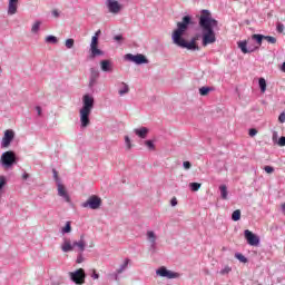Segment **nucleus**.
<instances>
[{
  "instance_id": "obj_1",
  "label": "nucleus",
  "mask_w": 285,
  "mask_h": 285,
  "mask_svg": "<svg viewBox=\"0 0 285 285\" xmlns=\"http://www.w3.org/2000/svg\"><path fill=\"white\" fill-rule=\"evenodd\" d=\"M195 20L193 16L186 14L181 18V21L176 23V29L171 33V41L174 46L177 48H183L185 50H199V46L197 41L202 39V46L206 48V46H213L217 41V35L215 30L219 28V21L213 18V13L210 10L203 9L200 10V16L198 18V28L200 29V33H196L195 37L190 39V41L184 39V35L195 26Z\"/></svg>"
},
{
  "instance_id": "obj_2",
  "label": "nucleus",
  "mask_w": 285,
  "mask_h": 285,
  "mask_svg": "<svg viewBox=\"0 0 285 285\" xmlns=\"http://www.w3.org/2000/svg\"><path fill=\"white\" fill-rule=\"evenodd\" d=\"M95 108V97L86 94L82 97V107L80 109V127L88 128L90 126V115Z\"/></svg>"
},
{
  "instance_id": "obj_3",
  "label": "nucleus",
  "mask_w": 285,
  "mask_h": 285,
  "mask_svg": "<svg viewBox=\"0 0 285 285\" xmlns=\"http://www.w3.org/2000/svg\"><path fill=\"white\" fill-rule=\"evenodd\" d=\"M19 163V157L17 156V153L12 150H8L2 153L0 158V166L2 168H12L14 165Z\"/></svg>"
},
{
  "instance_id": "obj_4",
  "label": "nucleus",
  "mask_w": 285,
  "mask_h": 285,
  "mask_svg": "<svg viewBox=\"0 0 285 285\" xmlns=\"http://www.w3.org/2000/svg\"><path fill=\"white\" fill-rule=\"evenodd\" d=\"M69 277L73 284L81 285L86 284V269L78 268L75 272L69 273Z\"/></svg>"
},
{
  "instance_id": "obj_5",
  "label": "nucleus",
  "mask_w": 285,
  "mask_h": 285,
  "mask_svg": "<svg viewBox=\"0 0 285 285\" xmlns=\"http://www.w3.org/2000/svg\"><path fill=\"white\" fill-rule=\"evenodd\" d=\"M104 50L99 49V38L92 36L90 42V59H96V57H104Z\"/></svg>"
},
{
  "instance_id": "obj_6",
  "label": "nucleus",
  "mask_w": 285,
  "mask_h": 285,
  "mask_svg": "<svg viewBox=\"0 0 285 285\" xmlns=\"http://www.w3.org/2000/svg\"><path fill=\"white\" fill-rule=\"evenodd\" d=\"M82 208H90L91 210H98L101 208V198L97 195L90 196L85 203H82Z\"/></svg>"
},
{
  "instance_id": "obj_7",
  "label": "nucleus",
  "mask_w": 285,
  "mask_h": 285,
  "mask_svg": "<svg viewBox=\"0 0 285 285\" xmlns=\"http://www.w3.org/2000/svg\"><path fill=\"white\" fill-rule=\"evenodd\" d=\"M126 61H131V63H136V66H144V63H149L148 58L141 53L132 55L127 53L125 55Z\"/></svg>"
},
{
  "instance_id": "obj_8",
  "label": "nucleus",
  "mask_w": 285,
  "mask_h": 285,
  "mask_svg": "<svg viewBox=\"0 0 285 285\" xmlns=\"http://www.w3.org/2000/svg\"><path fill=\"white\" fill-rule=\"evenodd\" d=\"M156 275L159 277H166L167 279H177L179 277V273L169 271L165 266H161L156 271Z\"/></svg>"
},
{
  "instance_id": "obj_9",
  "label": "nucleus",
  "mask_w": 285,
  "mask_h": 285,
  "mask_svg": "<svg viewBox=\"0 0 285 285\" xmlns=\"http://www.w3.org/2000/svg\"><path fill=\"white\" fill-rule=\"evenodd\" d=\"M244 235L249 246H259L261 239L259 236H257V234H254L249 229H245Z\"/></svg>"
},
{
  "instance_id": "obj_10",
  "label": "nucleus",
  "mask_w": 285,
  "mask_h": 285,
  "mask_svg": "<svg viewBox=\"0 0 285 285\" xmlns=\"http://www.w3.org/2000/svg\"><path fill=\"white\" fill-rule=\"evenodd\" d=\"M147 239L149 242V252L155 255L157 253V235H155V232L148 230Z\"/></svg>"
},
{
  "instance_id": "obj_11",
  "label": "nucleus",
  "mask_w": 285,
  "mask_h": 285,
  "mask_svg": "<svg viewBox=\"0 0 285 285\" xmlns=\"http://www.w3.org/2000/svg\"><path fill=\"white\" fill-rule=\"evenodd\" d=\"M237 46L243 55H250L252 52H257V50H259V47H248V41L246 40L238 41Z\"/></svg>"
},
{
  "instance_id": "obj_12",
  "label": "nucleus",
  "mask_w": 285,
  "mask_h": 285,
  "mask_svg": "<svg viewBox=\"0 0 285 285\" xmlns=\"http://www.w3.org/2000/svg\"><path fill=\"white\" fill-rule=\"evenodd\" d=\"M13 140H14V130L7 129L1 140V148H8Z\"/></svg>"
},
{
  "instance_id": "obj_13",
  "label": "nucleus",
  "mask_w": 285,
  "mask_h": 285,
  "mask_svg": "<svg viewBox=\"0 0 285 285\" xmlns=\"http://www.w3.org/2000/svg\"><path fill=\"white\" fill-rule=\"evenodd\" d=\"M106 6L111 14H119L121 12V4L117 0H106Z\"/></svg>"
},
{
  "instance_id": "obj_14",
  "label": "nucleus",
  "mask_w": 285,
  "mask_h": 285,
  "mask_svg": "<svg viewBox=\"0 0 285 285\" xmlns=\"http://www.w3.org/2000/svg\"><path fill=\"white\" fill-rule=\"evenodd\" d=\"M99 77H100L99 69L91 67L90 76H89V85H88L90 90H92V88H95V86H97V81H98Z\"/></svg>"
},
{
  "instance_id": "obj_15",
  "label": "nucleus",
  "mask_w": 285,
  "mask_h": 285,
  "mask_svg": "<svg viewBox=\"0 0 285 285\" xmlns=\"http://www.w3.org/2000/svg\"><path fill=\"white\" fill-rule=\"evenodd\" d=\"M58 195L59 197H62V199H65V202H67V204H70V195H68V191L66 190V187L63 186V184H58Z\"/></svg>"
},
{
  "instance_id": "obj_16",
  "label": "nucleus",
  "mask_w": 285,
  "mask_h": 285,
  "mask_svg": "<svg viewBox=\"0 0 285 285\" xmlns=\"http://www.w3.org/2000/svg\"><path fill=\"white\" fill-rule=\"evenodd\" d=\"M62 253H72L75 250V243H71L70 239L65 238L61 245Z\"/></svg>"
},
{
  "instance_id": "obj_17",
  "label": "nucleus",
  "mask_w": 285,
  "mask_h": 285,
  "mask_svg": "<svg viewBox=\"0 0 285 285\" xmlns=\"http://www.w3.org/2000/svg\"><path fill=\"white\" fill-rule=\"evenodd\" d=\"M73 248H78L79 253H83V250H86V239L83 235L80 236L79 240L73 242Z\"/></svg>"
},
{
  "instance_id": "obj_18",
  "label": "nucleus",
  "mask_w": 285,
  "mask_h": 285,
  "mask_svg": "<svg viewBox=\"0 0 285 285\" xmlns=\"http://www.w3.org/2000/svg\"><path fill=\"white\" fill-rule=\"evenodd\" d=\"M100 70H102V72H112V61L108 59L101 60Z\"/></svg>"
},
{
  "instance_id": "obj_19",
  "label": "nucleus",
  "mask_w": 285,
  "mask_h": 285,
  "mask_svg": "<svg viewBox=\"0 0 285 285\" xmlns=\"http://www.w3.org/2000/svg\"><path fill=\"white\" fill-rule=\"evenodd\" d=\"M134 132L140 139H146V137H148V132H150V129H148V127H141L134 129Z\"/></svg>"
},
{
  "instance_id": "obj_20",
  "label": "nucleus",
  "mask_w": 285,
  "mask_h": 285,
  "mask_svg": "<svg viewBox=\"0 0 285 285\" xmlns=\"http://www.w3.org/2000/svg\"><path fill=\"white\" fill-rule=\"evenodd\" d=\"M19 6V0H9V6H8V14H17V8Z\"/></svg>"
},
{
  "instance_id": "obj_21",
  "label": "nucleus",
  "mask_w": 285,
  "mask_h": 285,
  "mask_svg": "<svg viewBox=\"0 0 285 285\" xmlns=\"http://www.w3.org/2000/svg\"><path fill=\"white\" fill-rule=\"evenodd\" d=\"M264 39H265V36L262 35V33H254V35H252V40L257 43L256 48H258V49L262 46Z\"/></svg>"
},
{
  "instance_id": "obj_22",
  "label": "nucleus",
  "mask_w": 285,
  "mask_h": 285,
  "mask_svg": "<svg viewBox=\"0 0 285 285\" xmlns=\"http://www.w3.org/2000/svg\"><path fill=\"white\" fill-rule=\"evenodd\" d=\"M213 90H215V88H213V87H207V86L200 87L199 95H200V97H207V95L213 92Z\"/></svg>"
},
{
  "instance_id": "obj_23",
  "label": "nucleus",
  "mask_w": 285,
  "mask_h": 285,
  "mask_svg": "<svg viewBox=\"0 0 285 285\" xmlns=\"http://www.w3.org/2000/svg\"><path fill=\"white\" fill-rule=\"evenodd\" d=\"M219 190H220V198L224 200L228 199V187L226 185H220Z\"/></svg>"
},
{
  "instance_id": "obj_24",
  "label": "nucleus",
  "mask_w": 285,
  "mask_h": 285,
  "mask_svg": "<svg viewBox=\"0 0 285 285\" xmlns=\"http://www.w3.org/2000/svg\"><path fill=\"white\" fill-rule=\"evenodd\" d=\"M121 86H124V88L119 89L118 95L124 97V95H128L130 92V87L126 82H121Z\"/></svg>"
},
{
  "instance_id": "obj_25",
  "label": "nucleus",
  "mask_w": 285,
  "mask_h": 285,
  "mask_svg": "<svg viewBox=\"0 0 285 285\" xmlns=\"http://www.w3.org/2000/svg\"><path fill=\"white\" fill-rule=\"evenodd\" d=\"M68 233H72V225L70 222H67L66 225L61 228L62 235H67Z\"/></svg>"
},
{
  "instance_id": "obj_26",
  "label": "nucleus",
  "mask_w": 285,
  "mask_h": 285,
  "mask_svg": "<svg viewBox=\"0 0 285 285\" xmlns=\"http://www.w3.org/2000/svg\"><path fill=\"white\" fill-rule=\"evenodd\" d=\"M239 219H242V210L236 209L232 214V220L233 222H239Z\"/></svg>"
},
{
  "instance_id": "obj_27",
  "label": "nucleus",
  "mask_w": 285,
  "mask_h": 285,
  "mask_svg": "<svg viewBox=\"0 0 285 285\" xmlns=\"http://www.w3.org/2000/svg\"><path fill=\"white\" fill-rule=\"evenodd\" d=\"M235 257H236V259H238V262H240V264H248V258L246 256H244V254L236 253Z\"/></svg>"
},
{
  "instance_id": "obj_28",
  "label": "nucleus",
  "mask_w": 285,
  "mask_h": 285,
  "mask_svg": "<svg viewBox=\"0 0 285 285\" xmlns=\"http://www.w3.org/2000/svg\"><path fill=\"white\" fill-rule=\"evenodd\" d=\"M128 264H130V259L126 258L124 264L120 265V267L117 269V272L121 275L126 268H128Z\"/></svg>"
},
{
  "instance_id": "obj_29",
  "label": "nucleus",
  "mask_w": 285,
  "mask_h": 285,
  "mask_svg": "<svg viewBox=\"0 0 285 285\" xmlns=\"http://www.w3.org/2000/svg\"><path fill=\"white\" fill-rule=\"evenodd\" d=\"M46 43H59V39H57L56 36L50 35L46 37Z\"/></svg>"
},
{
  "instance_id": "obj_30",
  "label": "nucleus",
  "mask_w": 285,
  "mask_h": 285,
  "mask_svg": "<svg viewBox=\"0 0 285 285\" xmlns=\"http://www.w3.org/2000/svg\"><path fill=\"white\" fill-rule=\"evenodd\" d=\"M258 86L261 88V92H266V79L259 78L258 79Z\"/></svg>"
},
{
  "instance_id": "obj_31",
  "label": "nucleus",
  "mask_w": 285,
  "mask_h": 285,
  "mask_svg": "<svg viewBox=\"0 0 285 285\" xmlns=\"http://www.w3.org/2000/svg\"><path fill=\"white\" fill-rule=\"evenodd\" d=\"M189 188L193 193H197V190H199V188H202V184L200 183H190Z\"/></svg>"
},
{
  "instance_id": "obj_32",
  "label": "nucleus",
  "mask_w": 285,
  "mask_h": 285,
  "mask_svg": "<svg viewBox=\"0 0 285 285\" xmlns=\"http://www.w3.org/2000/svg\"><path fill=\"white\" fill-rule=\"evenodd\" d=\"M65 46H66V48H68V50L75 48V39H72V38L67 39L65 42Z\"/></svg>"
},
{
  "instance_id": "obj_33",
  "label": "nucleus",
  "mask_w": 285,
  "mask_h": 285,
  "mask_svg": "<svg viewBox=\"0 0 285 285\" xmlns=\"http://www.w3.org/2000/svg\"><path fill=\"white\" fill-rule=\"evenodd\" d=\"M39 28H41V21H36L31 28V32H33V33L39 32Z\"/></svg>"
},
{
  "instance_id": "obj_34",
  "label": "nucleus",
  "mask_w": 285,
  "mask_h": 285,
  "mask_svg": "<svg viewBox=\"0 0 285 285\" xmlns=\"http://www.w3.org/2000/svg\"><path fill=\"white\" fill-rule=\"evenodd\" d=\"M52 174H53V179L56 184L57 185L61 184V179L59 178V173L57 171V169H52Z\"/></svg>"
},
{
  "instance_id": "obj_35",
  "label": "nucleus",
  "mask_w": 285,
  "mask_h": 285,
  "mask_svg": "<svg viewBox=\"0 0 285 285\" xmlns=\"http://www.w3.org/2000/svg\"><path fill=\"white\" fill-rule=\"evenodd\" d=\"M7 184L8 180L6 179V176H0V191L3 190Z\"/></svg>"
},
{
  "instance_id": "obj_36",
  "label": "nucleus",
  "mask_w": 285,
  "mask_h": 285,
  "mask_svg": "<svg viewBox=\"0 0 285 285\" xmlns=\"http://www.w3.org/2000/svg\"><path fill=\"white\" fill-rule=\"evenodd\" d=\"M265 41H267V43H277V38L272 36H265Z\"/></svg>"
},
{
  "instance_id": "obj_37",
  "label": "nucleus",
  "mask_w": 285,
  "mask_h": 285,
  "mask_svg": "<svg viewBox=\"0 0 285 285\" xmlns=\"http://www.w3.org/2000/svg\"><path fill=\"white\" fill-rule=\"evenodd\" d=\"M145 146H147L149 150H155V142L153 140H146Z\"/></svg>"
},
{
  "instance_id": "obj_38",
  "label": "nucleus",
  "mask_w": 285,
  "mask_h": 285,
  "mask_svg": "<svg viewBox=\"0 0 285 285\" xmlns=\"http://www.w3.org/2000/svg\"><path fill=\"white\" fill-rule=\"evenodd\" d=\"M264 170H265V173H267V175H273V173H275V167H273V166H265Z\"/></svg>"
},
{
  "instance_id": "obj_39",
  "label": "nucleus",
  "mask_w": 285,
  "mask_h": 285,
  "mask_svg": "<svg viewBox=\"0 0 285 285\" xmlns=\"http://www.w3.org/2000/svg\"><path fill=\"white\" fill-rule=\"evenodd\" d=\"M233 268L230 266H225L223 269H220V275H228Z\"/></svg>"
},
{
  "instance_id": "obj_40",
  "label": "nucleus",
  "mask_w": 285,
  "mask_h": 285,
  "mask_svg": "<svg viewBox=\"0 0 285 285\" xmlns=\"http://www.w3.org/2000/svg\"><path fill=\"white\" fill-rule=\"evenodd\" d=\"M119 273L116 271L115 273L109 274V277L114 281V282H119Z\"/></svg>"
},
{
  "instance_id": "obj_41",
  "label": "nucleus",
  "mask_w": 285,
  "mask_h": 285,
  "mask_svg": "<svg viewBox=\"0 0 285 285\" xmlns=\"http://www.w3.org/2000/svg\"><path fill=\"white\" fill-rule=\"evenodd\" d=\"M125 144H126L127 150H130V148H132V144L130 142L129 136H125Z\"/></svg>"
},
{
  "instance_id": "obj_42",
  "label": "nucleus",
  "mask_w": 285,
  "mask_h": 285,
  "mask_svg": "<svg viewBox=\"0 0 285 285\" xmlns=\"http://www.w3.org/2000/svg\"><path fill=\"white\" fill-rule=\"evenodd\" d=\"M90 277H92V279H99V273H97V269H90Z\"/></svg>"
},
{
  "instance_id": "obj_43",
  "label": "nucleus",
  "mask_w": 285,
  "mask_h": 285,
  "mask_svg": "<svg viewBox=\"0 0 285 285\" xmlns=\"http://www.w3.org/2000/svg\"><path fill=\"white\" fill-rule=\"evenodd\" d=\"M183 168H185V170H190V168H193V164H190V161L186 160L183 163Z\"/></svg>"
},
{
  "instance_id": "obj_44",
  "label": "nucleus",
  "mask_w": 285,
  "mask_h": 285,
  "mask_svg": "<svg viewBox=\"0 0 285 285\" xmlns=\"http://www.w3.org/2000/svg\"><path fill=\"white\" fill-rule=\"evenodd\" d=\"M77 264H83V253H79L76 259Z\"/></svg>"
},
{
  "instance_id": "obj_45",
  "label": "nucleus",
  "mask_w": 285,
  "mask_h": 285,
  "mask_svg": "<svg viewBox=\"0 0 285 285\" xmlns=\"http://www.w3.org/2000/svg\"><path fill=\"white\" fill-rule=\"evenodd\" d=\"M278 121L279 124H285V111L281 112V115L278 116Z\"/></svg>"
},
{
  "instance_id": "obj_46",
  "label": "nucleus",
  "mask_w": 285,
  "mask_h": 285,
  "mask_svg": "<svg viewBox=\"0 0 285 285\" xmlns=\"http://www.w3.org/2000/svg\"><path fill=\"white\" fill-rule=\"evenodd\" d=\"M277 32H284V23L278 22L276 26Z\"/></svg>"
},
{
  "instance_id": "obj_47",
  "label": "nucleus",
  "mask_w": 285,
  "mask_h": 285,
  "mask_svg": "<svg viewBox=\"0 0 285 285\" xmlns=\"http://www.w3.org/2000/svg\"><path fill=\"white\" fill-rule=\"evenodd\" d=\"M277 145L281 146V147H284V146H285V136H282V137L278 139Z\"/></svg>"
},
{
  "instance_id": "obj_48",
  "label": "nucleus",
  "mask_w": 285,
  "mask_h": 285,
  "mask_svg": "<svg viewBox=\"0 0 285 285\" xmlns=\"http://www.w3.org/2000/svg\"><path fill=\"white\" fill-rule=\"evenodd\" d=\"M248 135L249 137H255V135H257V129L250 128Z\"/></svg>"
},
{
  "instance_id": "obj_49",
  "label": "nucleus",
  "mask_w": 285,
  "mask_h": 285,
  "mask_svg": "<svg viewBox=\"0 0 285 285\" xmlns=\"http://www.w3.org/2000/svg\"><path fill=\"white\" fill-rule=\"evenodd\" d=\"M52 17H55L56 19H59L60 17V13H59V10L55 9L52 12H51Z\"/></svg>"
},
{
  "instance_id": "obj_50",
  "label": "nucleus",
  "mask_w": 285,
  "mask_h": 285,
  "mask_svg": "<svg viewBox=\"0 0 285 285\" xmlns=\"http://www.w3.org/2000/svg\"><path fill=\"white\" fill-rule=\"evenodd\" d=\"M114 41H124V36H121V35H117V36H115L114 37Z\"/></svg>"
},
{
  "instance_id": "obj_51",
  "label": "nucleus",
  "mask_w": 285,
  "mask_h": 285,
  "mask_svg": "<svg viewBox=\"0 0 285 285\" xmlns=\"http://www.w3.org/2000/svg\"><path fill=\"white\" fill-rule=\"evenodd\" d=\"M170 206L173 207L177 206V197L171 198Z\"/></svg>"
},
{
  "instance_id": "obj_52",
  "label": "nucleus",
  "mask_w": 285,
  "mask_h": 285,
  "mask_svg": "<svg viewBox=\"0 0 285 285\" xmlns=\"http://www.w3.org/2000/svg\"><path fill=\"white\" fill-rule=\"evenodd\" d=\"M22 179H24V180L30 179V174L23 173L22 174Z\"/></svg>"
},
{
  "instance_id": "obj_53",
  "label": "nucleus",
  "mask_w": 285,
  "mask_h": 285,
  "mask_svg": "<svg viewBox=\"0 0 285 285\" xmlns=\"http://www.w3.org/2000/svg\"><path fill=\"white\" fill-rule=\"evenodd\" d=\"M94 37H96V38L99 39V37H101V30L96 31L95 35H94Z\"/></svg>"
},
{
  "instance_id": "obj_54",
  "label": "nucleus",
  "mask_w": 285,
  "mask_h": 285,
  "mask_svg": "<svg viewBox=\"0 0 285 285\" xmlns=\"http://www.w3.org/2000/svg\"><path fill=\"white\" fill-rule=\"evenodd\" d=\"M36 110H37V114L39 115V117H41V107L37 106Z\"/></svg>"
},
{
  "instance_id": "obj_55",
  "label": "nucleus",
  "mask_w": 285,
  "mask_h": 285,
  "mask_svg": "<svg viewBox=\"0 0 285 285\" xmlns=\"http://www.w3.org/2000/svg\"><path fill=\"white\" fill-rule=\"evenodd\" d=\"M282 212L285 213V203L282 205Z\"/></svg>"
},
{
  "instance_id": "obj_56",
  "label": "nucleus",
  "mask_w": 285,
  "mask_h": 285,
  "mask_svg": "<svg viewBox=\"0 0 285 285\" xmlns=\"http://www.w3.org/2000/svg\"><path fill=\"white\" fill-rule=\"evenodd\" d=\"M275 137H277V132L273 134V140H275Z\"/></svg>"
},
{
  "instance_id": "obj_57",
  "label": "nucleus",
  "mask_w": 285,
  "mask_h": 285,
  "mask_svg": "<svg viewBox=\"0 0 285 285\" xmlns=\"http://www.w3.org/2000/svg\"><path fill=\"white\" fill-rule=\"evenodd\" d=\"M0 72H2V69H1V67H0Z\"/></svg>"
}]
</instances>
